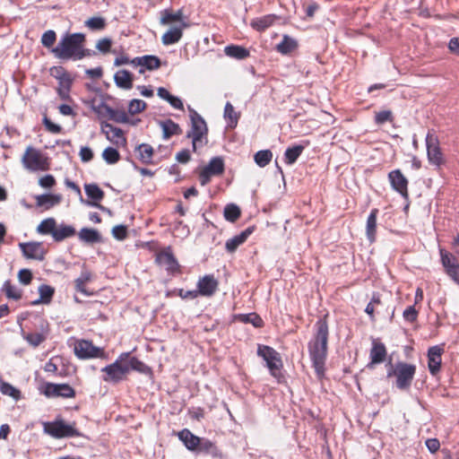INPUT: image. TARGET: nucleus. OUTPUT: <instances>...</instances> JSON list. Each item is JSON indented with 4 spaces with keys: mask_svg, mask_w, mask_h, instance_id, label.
I'll use <instances>...</instances> for the list:
<instances>
[{
    "mask_svg": "<svg viewBox=\"0 0 459 459\" xmlns=\"http://www.w3.org/2000/svg\"><path fill=\"white\" fill-rule=\"evenodd\" d=\"M81 160L84 162H88L92 160L93 152L89 147H82L80 151Z\"/></svg>",
    "mask_w": 459,
    "mask_h": 459,
    "instance_id": "nucleus-63",
    "label": "nucleus"
},
{
    "mask_svg": "<svg viewBox=\"0 0 459 459\" xmlns=\"http://www.w3.org/2000/svg\"><path fill=\"white\" fill-rule=\"evenodd\" d=\"M254 159L259 167L264 168L271 162L273 153L270 150L259 151L255 154Z\"/></svg>",
    "mask_w": 459,
    "mask_h": 459,
    "instance_id": "nucleus-39",
    "label": "nucleus"
},
{
    "mask_svg": "<svg viewBox=\"0 0 459 459\" xmlns=\"http://www.w3.org/2000/svg\"><path fill=\"white\" fill-rule=\"evenodd\" d=\"M85 35L73 33L65 35L52 49L55 56L60 59L81 60L91 56V51L84 48Z\"/></svg>",
    "mask_w": 459,
    "mask_h": 459,
    "instance_id": "nucleus-1",
    "label": "nucleus"
},
{
    "mask_svg": "<svg viewBox=\"0 0 459 459\" xmlns=\"http://www.w3.org/2000/svg\"><path fill=\"white\" fill-rule=\"evenodd\" d=\"M186 27L187 24L186 22H182V25L170 27L161 37L162 44L169 46L178 43L183 36V30Z\"/></svg>",
    "mask_w": 459,
    "mask_h": 459,
    "instance_id": "nucleus-18",
    "label": "nucleus"
},
{
    "mask_svg": "<svg viewBox=\"0 0 459 459\" xmlns=\"http://www.w3.org/2000/svg\"><path fill=\"white\" fill-rule=\"evenodd\" d=\"M56 184V179L52 175H46L39 178V185L44 188H50Z\"/></svg>",
    "mask_w": 459,
    "mask_h": 459,
    "instance_id": "nucleus-58",
    "label": "nucleus"
},
{
    "mask_svg": "<svg viewBox=\"0 0 459 459\" xmlns=\"http://www.w3.org/2000/svg\"><path fill=\"white\" fill-rule=\"evenodd\" d=\"M18 279L21 283L27 285L31 281L32 274L28 269H22L18 273Z\"/></svg>",
    "mask_w": 459,
    "mask_h": 459,
    "instance_id": "nucleus-60",
    "label": "nucleus"
},
{
    "mask_svg": "<svg viewBox=\"0 0 459 459\" xmlns=\"http://www.w3.org/2000/svg\"><path fill=\"white\" fill-rule=\"evenodd\" d=\"M224 52L228 56L239 60L245 59L247 56H249V51L247 48L237 45L227 46L224 48Z\"/></svg>",
    "mask_w": 459,
    "mask_h": 459,
    "instance_id": "nucleus-33",
    "label": "nucleus"
},
{
    "mask_svg": "<svg viewBox=\"0 0 459 459\" xmlns=\"http://www.w3.org/2000/svg\"><path fill=\"white\" fill-rule=\"evenodd\" d=\"M19 247L25 257L30 259L43 260L45 250L39 242L20 243Z\"/></svg>",
    "mask_w": 459,
    "mask_h": 459,
    "instance_id": "nucleus-16",
    "label": "nucleus"
},
{
    "mask_svg": "<svg viewBox=\"0 0 459 459\" xmlns=\"http://www.w3.org/2000/svg\"><path fill=\"white\" fill-rule=\"evenodd\" d=\"M75 232V229L73 226L62 223L59 226H56L52 238L55 241L60 242L67 238L74 236Z\"/></svg>",
    "mask_w": 459,
    "mask_h": 459,
    "instance_id": "nucleus-28",
    "label": "nucleus"
},
{
    "mask_svg": "<svg viewBox=\"0 0 459 459\" xmlns=\"http://www.w3.org/2000/svg\"><path fill=\"white\" fill-rule=\"evenodd\" d=\"M386 357L385 346L379 342L373 341L372 348L370 350V363L368 365V368H372L375 364H379L385 361Z\"/></svg>",
    "mask_w": 459,
    "mask_h": 459,
    "instance_id": "nucleus-22",
    "label": "nucleus"
},
{
    "mask_svg": "<svg viewBox=\"0 0 459 459\" xmlns=\"http://www.w3.org/2000/svg\"><path fill=\"white\" fill-rule=\"evenodd\" d=\"M124 364H126L128 367V372L131 369H134V370H136L139 372H145V370L147 368L146 365L143 362L140 361L139 359H137L134 357L124 358Z\"/></svg>",
    "mask_w": 459,
    "mask_h": 459,
    "instance_id": "nucleus-45",
    "label": "nucleus"
},
{
    "mask_svg": "<svg viewBox=\"0 0 459 459\" xmlns=\"http://www.w3.org/2000/svg\"><path fill=\"white\" fill-rule=\"evenodd\" d=\"M91 273L87 270H83L81 275L74 281L76 290L85 295H88L89 293L85 289V285L87 282L91 281Z\"/></svg>",
    "mask_w": 459,
    "mask_h": 459,
    "instance_id": "nucleus-38",
    "label": "nucleus"
},
{
    "mask_svg": "<svg viewBox=\"0 0 459 459\" xmlns=\"http://www.w3.org/2000/svg\"><path fill=\"white\" fill-rule=\"evenodd\" d=\"M84 189L88 197L94 201H100L104 196V192L96 184H86Z\"/></svg>",
    "mask_w": 459,
    "mask_h": 459,
    "instance_id": "nucleus-42",
    "label": "nucleus"
},
{
    "mask_svg": "<svg viewBox=\"0 0 459 459\" xmlns=\"http://www.w3.org/2000/svg\"><path fill=\"white\" fill-rule=\"evenodd\" d=\"M296 48L297 41L288 35H284L282 40L276 46L277 51L284 55L292 52Z\"/></svg>",
    "mask_w": 459,
    "mask_h": 459,
    "instance_id": "nucleus-35",
    "label": "nucleus"
},
{
    "mask_svg": "<svg viewBox=\"0 0 459 459\" xmlns=\"http://www.w3.org/2000/svg\"><path fill=\"white\" fill-rule=\"evenodd\" d=\"M442 264L446 274L459 285V263L456 258L444 249L439 250Z\"/></svg>",
    "mask_w": 459,
    "mask_h": 459,
    "instance_id": "nucleus-12",
    "label": "nucleus"
},
{
    "mask_svg": "<svg viewBox=\"0 0 459 459\" xmlns=\"http://www.w3.org/2000/svg\"><path fill=\"white\" fill-rule=\"evenodd\" d=\"M218 281L213 275H204L197 282L198 294L204 297L212 296L218 289Z\"/></svg>",
    "mask_w": 459,
    "mask_h": 459,
    "instance_id": "nucleus-15",
    "label": "nucleus"
},
{
    "mask_svg": "<svg viewBox=\"0 0 459 459\" xmlns=\"http://www.w3.org/2000/svg\"><path fill=\"white\" fill-rule=\"evenodd\" d=\"M174 434L190 451L211 454L212 456L219 455L216 446L208 439L195 436L193 432H174Z\"/></svg>",
    "mask_w": 459,
    "mask_h": 459,
    "instance_id": "nucleus-4",
    "label": "nucleus"
},
{
    "mask_svg": "<svg viewBox=\"0 0 459 459\" xmlns=\"http://www.w3.org/2000/svg\"><path fill=\"white\" fill-rule=\"evenodd\" d=\"M43 123L50 133L59 134L61 132V126L51 122L48 117H44Z\"/></svg>",
    "mask_w": 459,
    "mask_h": 459,
    "instance_id": "nucleus-61",
    "label": "nucleus"
},
{
    "mask_svg": "<svg viewBox=\"0 0 459 459\" xmlns=\"http://www.w3.org/2000/svg\"><path fill=\"white\" fill-rule=\"evenodd\" d=\"M25 339L30 345L37 347L45 341L46 337L42 333H32L27 334Z\"/></svg>",
    "mask_w": 459,
    "mask_h": 459,
    "instance_id": "nucleus-52",
    "label": "nucleus"
},
{
    "mask_svg": "<svg viewBox=\"0 0 459 459\" xmlns=\"http://www.w3.org/2000/svg\"><path fill=\"white\" fill-rule=\"evenodd\" d=\"M102 158L107 163L115 164L119 160L120 155L117 149L108 147L103 151Z\"/></svg>",
    "mask_w": 459,
    "mask_h": 459,
    "instance_id": "nucleus-46",
    "label": "nucleus"
},
{
    "mask_svg": "<svg viewBox=\"0 0 459 459\" xmlns=\"http://www.w3.org/2000/svg\"><path fill=\"white\" fill-rule=\"evenodd\" d=\"M79 238L88 244L99 243L101 241V236L97 230L83 228L78 233Z\"/></svg>",
    "mask_w": 459,
    "mask_h": 459,
    "instance_id": "nucleus-31",
    "label": "nucleus"
},
{
    "mask_svg": "<svg viewBox=\"0 0 459 459\" xmlns=\"http://www.w3.org/2000/svg\"><path fill=\"white\" fill-rule=\"evenodd\" d=\"M114 81L121 89L130 90L133 87V74L127 70H118L114 75Z\"/></svg>",
    "mask_w": 459,
    "mask_h": 459,
    "instance_id": "nucleus-27",
    "label": "nucleus"
},
{
    "mask_svg": "<svg viewBox=\"0 0 459 459\" xmlns=\"http://www.w3.org/2000/svg\"><path fill=\"white\" fill-rule=\"evenodd\" d=\"M190 158H191L190 152L187 149H184V150L180 151L176 155V160L179 163H184V164L187 163L190 160Z\"/></svg>",
    "mask_w": 459,
    "mask_h": 459,
    "instance_id": "nucleus-62",
    "label": "nucleus"
},
{
    "mask_svg": "<svg viewBox=\"0 0 459 459\" xmlns=\"http://www.w3.org/2000/svg\"><path fill=\"white\" fill-rule=\"evenodd\" d=\"M316 333L309 343V354L317 376L324 373V365L327 353L328 325L325 319H320L316 324Z\"/></svg>",
    "mask_w": 459,
    "mask_h": 459,
    "instance_id": "nucleus-2",
    "label": "nucleus"
},
{
    "mask_svg": "<svg viewBox=\"0 0 459 459\" xmlns=\"http://www.w3.org/2000/svg\"><path fill=\"white\" fill-rule=\"evenodd\" d=\"M111 120L116 123L125 124L129 121V118L125 111L116 109L114 114H112Z\"/></svg>",
    "mask_w": 459,
    "mask_h": 459,
    "instance_id": "nucleus-57",
    "label": "nucleus"
},
{
    "mask_svg": "<svg viewBox=\"0 0 459 459\" xmlns=\"http://www.w3.org/2000/svg\"><path fill=\"white\" fill-rule=\"evenodd\" d=\"M377 213V209H373L367 220L366 234L370 243L376 240Z\"/></svg>",
    "mask_w": 459,
    "mask_h": 459,
    "instance_id": "nucleus-29",
    "label": "nucleus"
},
{
    "mask_svg": "<svg viewBox=\"0 0 459 459\" xmlns=\"http://www.w3.org/2000/svg\"><path fill=\"white\" fill-rule=\"evenodd\" d=\"M136 151L143 163L149 164L152 162L153 156V148L147 143H142L137 146Z\"/></svg>",
    "mask_w": 459,
    "mask_h": 459,
    "instance_id": "nucleus-37",
    "label": "nucleus"
},
{
    "mask_svg": "<svg viewBox=\"0 0 459 459\" xmlns=\"http://www.w3.org/2000/svg\"><path fill=\"white\" fill-rule=\"evenodd\" d=\"M427 154L429 163L436 166H440L443 163V155L438 146L437 137L432 134L428 133L426 136Z\"/></svg>",
    "mask_w": 459,
    "mask_h": 459,
    "instance_id": "nucleus-11",
    "label": "nucleus"
},
{
    "mask_svg": "<svg viewBox=\"0 0 459 459\" xmlns=\"http://www.w3.org/2000/svg\"><path fill=\"white\" fill-rule=\"evenodd\" d=\"M376 123L378 125L384 124L392 120V112L390 110H383L376 114Z\"/></svg>",
    "mask_w": 459,
    "mask_h": 459,
    "instance_id": "nucleus-56",
    "label": "nucleus"
},
{
    "mask_svg": "<svg viewBox=\"0 0 459 459\" xmlns=\"http://www.w3.org/2000/svg\"><path fill=\"white\" fill-rule=\"evenodd\" d=\"M44 394L48 397L72 398L75 395V392L68 384L47 383L44 387Z\"/></svg>",
    "mask_w": 459,
    "mask_h": 459,
    "instance_id": "nucleus-14",
    "label": "nucleus"
},
{
    "mask_svg": "<svg viewBox=\"0 0 459 459\" xmlns=\"http://www.w3.org/2000/svg\"><path fill=\"white\" fill-rule=\"evenodd\" d=\"M101 128L108 140H109L117 146H123L126 143V139L125 138L124 133L120 128L115 127L108 123H103Z\"/></svg>",
    "mask_w": 459,
    "mask_h": 459,
    "instance_id": "nucleus-17",
    "label": "nucleus"
},
{
    "mask_svg": "<svg viewBox=\"0 0 459 459\" xmlns=\"http://www.w3.org/2000/svg\"><path fill=\"white\" fill-rule=\"evenodd\" d=\"M241 214L240 209L234 204H227L224 208V218L230 221H236Z\"/></svg>",
    "mask_w": 459,
    "mask_h": 459,
    "instance_id": "nucleus-40",
    "label": "nucleus"
},
{
    "mask_svg": "<svg viewBox=\"0 0 459 459\" xmlns=\"http://www.w3.org/2000/svg\"><path fill=\"white\" fill-rule=\"evenodd\" d=\"M56 226V221L54 218H48L43 220L37 227L38 233L41 235L50 234L53 237Z\"/></svg>",
    "mask_w": 459,
    "mask_h": 459,
    "instance_id": "nucleus-36",
    "label": "nucleus"
},
{
    "mask_svg": "<svg viewBox=\"0 0 459 459\" xmlns=\"http://www.w3.org/2000/svg\"><path fill=\"white\" fill-rule=\"evenodd\" d=\"M128 357V352L122 353L114 363L103 368L102 372L105 373L103 381L111 383H118L121 381L128 373V367L124 364V358Z\"/></svg>",
    "mask_w": 459,
    "mask_h": 459,
    "instance_id": "nucleus-7",
    "label": "nucleus"
},
{
    "mask_svg": "<svg viewBox=\"0 0 459 459\" xmlns=\"http://www.w3.org/2000/svg\"><path fill=\"white\" fill-rule=\"evenodd\" d=\"M22 162L23 167L30 171H46L49 169L48 158L42 152L31 146L26 148Z\"/></svg>",
    "mask_w": 459,
    "mask_h": 459,
    "instance_id": "nucleus-6",
    "label": "nucleus"
},
{
    "mask_svg": "<svg viewBox=\"0 0 459 459\" xmlns=\"http://www.w3.org/2000/svg\"><path fill=\"white\" fill-rule=\"evenodd\" d=\"M239 319L245 324H252L255 327H261L263 325L262 318L255 313L240 315Z\"/></svg>",
    "mask_w": 459,
    "mask_h": 459,
    "instance_id": "nucleus-48",
    "label": "nucleus"
},
{
    "mask_svg": "<svg viewBox=\"0 0 459 459\" xmlns=\"http://www.w3.org/2000/svg\"><path fill=\"white\" fill-rule=\"evenodd\" d=\"M426 446L429 452L435 453L439 449L440 443L437 438H429L426 440Z\"/></svg>",
    "mask_w": 459,
    "mask_h": 459,
    "instance_id": "nucleus-64",
    "label": "nucleus"
},
{
    "mask_svg": "<svg viewBox=\"0 0 459 459\" xmlns=\"http://www.w3.org/2000/svg\"><path fill=\"white\" fill-rule=\"evenodd\" d=\"M173 22H178L175 18L174 13L168 9L163 10L160 13V23L163 26H166Z\"/></svg>",
    "mask_w": 459,
    "mask_h": 459,
    "instance_id": "nucleus-53",
    "label": "nucleus"
},
{
    "mask_svg": "<svg viewBox=\"0 0 459 459\" xmlns=\"http://www.w3.org/2000/svg\"><path fill=\"white\" fill-rule=\"evenodd\" d=\"M418 311L415 309L413 306L408 307L403 311V318L408 322H414L417 319Z\"/></svg>",
    "mask_w": 459,
    "mask_h": 459,
    "instance_id": "nucleus-59",
    "label": "nucleus"
},
{
    "mask_svg": "<svg viewBox=\"0 0 459 459\" xmlns=\"http://www.w3.org/2000/svg\"><path fill=\"white\" fill-rule=\"evenodd\" d=\"M0 391L3 394L13 397L15 400L20 398V391L9 383L2 382L0 385Z\"/></svg>",
    "mask_w": 459,
    "mask_h": 459,
    "instance_id": "nucleus-49",
    "label": "nucleus"
},
{
    "mask_svg": "<svg viewBox=\"0 0 459 459\" xmlns=\"http://www.w3.org/2000/svg\"><path fill=\"white\" fill-rule=\"evenodd\" d=\"M32 428H42L43 430H75L74 424H68L61 419H56L53 422L38 421L32 425Z\"/></svg>",
    "mask_w": 459,
    "mask_h": 459,
    "instance_id": "nucleus-21",
    "label": "nucleus"
},
{
    "mask_svg": "<svg viewBox=\"0 0 459 459\" xmlns=\"http://www.w3.org/2000/svg\"><path fill=\"white\" fill-rule=\"evenodd\" d=\"M56 71L61 72V75H55L59 82L57 92L62 100H67L69 98V91L73 82L71 75L62 67L56 68Z\"/></svg>",
    "mask_w": 459,
    "mask_h": 459,
    "instance_id": "nucleus-19",
    "label": "nucleus"
},
{
    "mask_svg": "<svg viewBox=\"0 0 459 459\" xmlns=\"http://www.w3.org/2000/svg\"><path fill=\"white\" fill-rule=\"evenodd\" d=\"M304 150V146L302 145H295L293 147L288 148L285 151V160L288 164H293L298 158L300 156Z\"/></svg>",
    "mask_w": 459,
    "mask_h": 459,
    "instance_id": "nucleus-41",
    "label": "nucleus"
},
{
    "mask_svg": "<svg viewBox=\"0 0 459 459\" xmlns=\"http://www.w3.org/2000/svg\"><path fill=\"white\" fill-rule=\"evenodd\" d=\"M276 18L277 17L274 14L264 15L263 17L252 20L250 25L257 31H264L273 24Z\"/></svg>",
    "mask_w": 459,
    "mask_h": 459,
    "instance_id": "nucleus-30",
    "label": "nucleus"
},
{
    "mask_svg": "<svg viewBox=\"0 0 459 459\" xmlns=\"http://www.w3.org/2000/svg\"><path fill=\"white\" fill-rule=\"evenodd\" d=\"M56 39V35L54 30H47L41 37V43L46 48H50L54 45Z\"/></svg>",
    "mask_w": 459,
    "mask_h": 459,
    "instance_id": "nucleus-51",
    "label": "nucleus"
},
{
    "mask_svg": "<svg viewBox=\"0 0 459 459\" xmlns=\"http://www.w3.org/2000/svg\"><path fill=\"white\" fill-rule=\"evenodd\" d=\"M74 351L76 357L81 359L103 358L105 354L102 348L94 346L91 342L83 339L75 341Z\"/></svg>",
    "mask_w": 459,
    "mask_h": 459,
    "instance_id": "nucleus-9",
    "label": "nucleus"
},
{
    "mask_svg": "<svg viewBox=\"0 0 459 459\" xmlns=\"http://www.w3.org/2000/svg\"><path fill=\"white\" fill-rule=\"evenodd\" d=\"M156 261L169 272L174 273L178 270L179 265L173 254L169 251L166 250L158 254Z\"/></svg>",
    "mask_w": 459,
    "mask_h": 459,
    "instance_id": "nucleus-24",
    "label": "nucleus"
},
{
    "mask_svg": "<svg viewBox=\"0 0 459 459\" xmlns=\"http://www.w3.org/2000/svg\"><path fill=\"white\" fill-rule=\"evenodd\" d=\"M111 46H112V40L110 39L104 38V39L98 40V42L96 44V48L100 52L106 54L110 51Z\"/></svg>",
    "mask_w": 459,
    "mask_h": 459,
    "instance_id": "nucleus-54",
    "label": "nucleus"
},
{
    "mask_svg": "<svg viewBox=\"0 0 459 459\" xmlns=\"http://www.w3.org/2000/svg\"><path fill=\"white\" fill-rule=\"evenodd\" d=\"M443 349L432 346L428 351V367L431 375L435 376L440 369Z\"/></svg>",
    "mask_w": 459,
    "mask_h": 459,
    "instance_id": "nucleus-20",
    "label": "nucleus"
},
{
    "mask_svg": "<svg viewBox=\"0 0 459 459\" xmlns=\"http://www.w3.org/2000/svg\"><path fill=\"white\" fill-rule=\"evenodd\" d=\"M36 205L38 207H42L45 210H48L55 205H57L62 201L61 195H53V194H44L35 196Z\"/></svg>",
    "mask_w": 459,
    "mask_h": 459,
    "instance_id": "nucleus-23",
    "label": "nucleus"
},
{
    "mask_svg": "<svg viewBox=\"0 0 459 459\" xmlns=\"http://www.w3.org/2000/svg\"><path fill=\"white\" fill-rule=\"evenodd\" d=\"M388 179L392 188L403 198H408V179L400 169H394L388 173Z\"/></svg>",
    "mask_w": 459,
    "mask_h": 459,
    "instance_id": "nucleus-13",
    "label": "nucleus"
},
{
    "mask_svg": "<svg viewBox=\"0 0 459 459\" xmlns=\"http://www.w3.org/2000/svg\"><path fill=\"white\" fill-rule=\"evenodd\" d=\"M160 126L162 129L163 138L166 140L170 138L172 135L181 134V129L177 123L173 122L171 119H167L165 121L160 122Z\"/></svg>",
    "mask_w": 459,
    "mask_h": 459,
    "instance_id": "nucleus-32",
    "label": "nucleus"
},
{
    "mask_svg": "<svg viewBox=\"0 0 459 459\" xmlns=\"http://www.w3.org/2000/svg\"><path fill=\"white\" fill-rule=\"evenodd\" d=\"M224 171V161L221 157L212 158L207 166L199 172V180L202 186H206L212 177L220 176Z\"/></svg>",
    "mask_w": 459,
    "mask_h": 459,
    "instance_id": "nucleus-10",
    "label": "nucleus"
},
{
    "mask_svg": "<svg viewBox=\"0 0 459 459\" xmlns=\"http://www.w3.org/2000/svg\"><path fill=\"white\" fill-rule=\"evenodd\" d=\"M387 372V377H395V385L400 390H408L416 373V366L406 362H397Z\"/></svg>",
    "mask_w": 459,
    "mask_h": 459,
    "instance_id": "nucleus-5",
    "label": "nucleus"
},
{
    "mask_svg": "<svg viewBox=\"0 0 459 459\" xmlns=\"http://www.w3.org/2000/svg\"><path fill=\"white\" fill-rule=\"evenodd\" d=\"M39 299L31 302L32 305H39L40 303L48 304L50 302L54 289L48 285H40L39 288Z\"/></svg>",
    "mask_w": 459,
    "mask_h": 459,
    "instance_id": "nucleus-34",
    "label": "nucleus"
},
{
    "mask_svg": "<svg viewBox=\"0 0 459 459\" xmlns=\"http://www.w3.org/2000/svg\"><path fill=\"white\" fill-rule=\"evenodd\" d=\"M130 63L134 65L142 66L151 71L158 69L160 66V58L152 55L135 57Z\"/></svg>",
    "mask_w": 459,
    "mask_h": 459,
    "instance_id": "nucleus-25",
    "label": "nucleus"
},
{
    "mask_svg": "<svg viewBox=\"0 0 459 459\" xmlns=\"http://www.w3.org/2000/svg\"><path fill=\"white\" fill-rule=\"evenodd\" d=\"M113 237L118 240H123L127 236V229L124 225H117L112 229Z\"/></svg>",
    "mask_w": 459,
    "mask_h": 459,
    "instance_id": "nucleus-55",
    "label": "nucleus"
},
{
    "mask_svg": "<svg viewBox=\"0 0 459 459\" xmlns=\"http://www.w3.org/2000/svg\"><path fill=\"white\" fill-rule=\"evenodd\" d=\"M146 108V103L142 100H132L128 105V112L132 115L138 114L144 110Z\"/></svg>",
    "mask_w": 459,
    "mask_h": 459,
    "instance_id": "nucleus-50",
    "label": "nucleus"
},
{
    "mask_svg": "<svg viewBox=\"0 0 459 459\" xmlns=\"http://www.w3.org/2000/svg\"><path fill=\"white\" fill-rule=\"evenodd\" d=\"M3 290L4 291V293L8 299H13L17 300V299H20L22 297L21 290L17 287L12 285L11 282L8 281L4 282V284L3 286Z\"/></svg>",
    "mask_w": 459,
    "mask_h": 459,
    "instance_id": "nucleus-47",
    "label": "nucleus"
},
{
    "mask_svg": "<svg viewBox=\"0 0 459 459\" xmlns=\"http://www.w3.org/2000/svg\"><path fill=\"white\" fill-rule=\"evenodd\" d=\"M224 117L229 120V126L235 127L238 124V115L230 102H227L224 108Z\"/></svg>",
    "mask_w": 459,
    "mask_h": 459,
    "instance_id": "nucleus-43",
    "label": "nucleus"
},
{
    "mask_svg": "<svg viewBox=\"0 0 459 459\" xmlns=\"http://www.w3.org/2000/svg\"><path fill=\"white\" fill-rule=\"evenodd\" d=\"M252 232L253 229L247 228L238 235H236L233 238L228 239L225 244L227 251L230 253L236 251V249L247 239Z\"/></svg>",
    "mask_w": 459,
    "mask_h": 459,
    "instance_id": "nucleus-26",
    "label": "nucleus"
},
{
    "mask_svg": "<svg viewBox=\"0 0 459 459\" xmlns=\"http://www.w3.org/2000/svg\"><path fill=\"white\" fill-rule=\"evenodd\" d=\"M84 24L91 30H101L106 26V21L102 17L94 16L85 21Z\"/></svg>",
    "mask_w": 459,
    "mask_h": 459,
    "instance_id": "nucleus-44",
    "label": "nucleus"
},
{
    "mask_svg": "<svg viewBox=\"0 0 459 459\" xmlns=\"http://www.w3.org/2000/svg\"><path fill=\"white\" fill-rule=\"evenodd\" d=\"M257 354L266 362V367L269 368L271 375L278 377L282 367L280 353L270 346L258 345Z\"/></svg>",
    "mask_w": 459,
    "mask_h": 459,
    "instance_id": "nucleus-8",
    "label": "nucleus"
},
{
    "mask_svg": "<svg viewBox=\"0 0 459 459\" xmlns=\"http://www.w3.org/2000/svg\"><path fill=\"white\" fill-rule=\"evenodd\" d=\"M191 120V128L186 133V137L192 139L193 151L207 144L208 127L204 119L195 109L188 108Z\"/></svg>",
    "mask_w": 459,
    "mask_h": 459,
    "instance_id": "nucleus-3",
    "label": "nucleus"
}]
</instances>
